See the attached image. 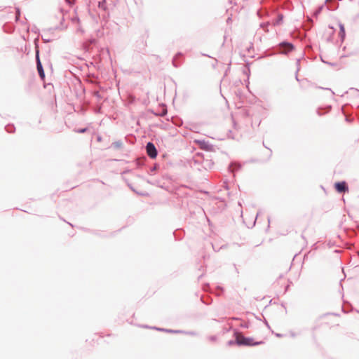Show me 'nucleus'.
Here are the masks:
<instances>
[{
    "mask_svg": "<svg viewBox=\"0 0 359 359\" xmlns=\"http://www.w3.org/2000/svg\"><path fill=\"white\" fill-rule=\"evenodd\" d=\"M235 335L236 343L238 346H255L262 343V341L254 342L252 338L245 337L237 332H235Z\"/></svg>",
    "mask_w": 359,
    "mask_h": 359,
    "instance_id": "nucleus-1",
    "label": "nucleus"
},
{
    "mask_svg": "<svg viewBox=\"0 0 359 359\" xmlns=\"http://www.w3.org/2000/svg\"><path fill=\"white\" fill-rule=\"evenodd\" d=\"M36 68H37L40 77L42 79H43L45 77V73H44L43 68L42 64H41L40 58H39V50L37 47L36 49Z\"/></svg>",
    "mask_w": 359,
    "mask_h": 359,
    "instance_id": "nucleus-2",
    "label": "nucleus"
},
{
    "mask_svg": "<svg viewBox=\"0 0 359 359\" xmlns=\"http://www.w3.org/2000/svg\"><path fill=\"white\" fill-rule=\"evenodd\" d=\"M146 150L147 155L151 158H155L157 156V150L154 144L151 142H148L146 145Z\"/></svg>",
    "mask_w": 359,
    "mask_h": 359,
    "instance_id": "nucleus-3",
    "label": "nucleus"
},
{
    "mask_svg": "<svg viewBox=\"0 0 359 359\" xmlns=\"http://www.w3.org/2000/svg\"><path fill=\"white\" fill-rule=\"evenodd\" d=\"M279 46H280V51L284 54L287 53L288 52L291 51L294 48L293 45L288 42H282L280 43Z\"/></svg>",
    "mask_w": 359,
    "mask_h": 359,
    "instance_id": "nucleus-4",
    "label": "nucleus"
},
{
    "mask_svg": "<svg viewBox=\"0 0 359 359\" xmlns=\"http://www.w3.org/2000/svg\"><path fill=\"white\" fill-rule=\"evenodd\" d=\"M335 188L339 193H343L348 191V186L345 182H339L335 183Z\"/></svg>",
    "mask_w": 359,
    "mask_h": 359,
    "instance_id": "nucleus-5",
    "label": "nucleus"
},
{
    "mask_svg": "<svg viewBox=\"0 0 359 359\" xmlns=\"http://www.w3.org/2000/svg\"><path fill=\"white\" fill-rule=\"evenodd\" d=\"M283 15L282 13H278L277 19L273 22V25L274 26L280 25L283 23Z\"/></svg>",
    "mask_w": 359,
    "mask_h": 359,
    "instance_id": "nucleus-6",
    "label": "nucleus"
},
{
    "mask_svg": "<svg viewBox=\"0 0 359 359\" xmlns=\"http://www.w3.org/2000/svg\"><path fill=\"white\" fill-rule=\"evenodd\" d=\"M339 36L341 40V41H344V38H345V29H344V26L343 24L341 23H339Z\"/></svg>",
    "mask_w": 359,
    "mask_h": 359,
    "instance_id": "nucleus-7",
    "label": "nucleus"
},
{
    "mask_svg": "<svg viewBox=\"0 0 359 359\" xmlns=\"http://www.w3.org/2000/svg\"><path fill=\"white\" fill-rule=\"evenodd\" d=\"M182 54L181 53H178L175 55V56L172 59V65L175 67H178L180 66V62H177V59L179 57L182 56Z\"/></svg>",
    "mask_w": 359,
    "mask_h": 359,
    "instance_id": "nucleus-8",
    "label": "nucleus"
},
{
    "mask_svg": "<svg viewBox=\"0 0 359 359\" xmlns=\"http://www.w3.org/2000/svg\"><path fill=\"white\" fill-rule=\"evenodd\" d=\"M241 168V165L240 164H238L236 163H231L230 165H229V170L231 172H234L236 170H239Z\"/></svg>",
    "mask_w": 359,
    "mask_h": 359,
    "instance_id": "nucleus-9",
    "label": "nucleus"
},
{
    "mask_svg": "<svg viewBox=\"0 0 359 359\" xmlns=\"http://www.w3.org/2000/svg\"><path fill=\"white\" fill-rule=\"evenodd\" d=\"M154 329H156V330H161V331H164V332H170V333L181 332V331H180V330H167V329L157 328V327H154Z\"/></svg>",
    "mask_w": 359,
    "mask_h": 359,
    "instance_id": "nucleus-10",
    "label": "nucleus"
},
{
    "mask_svg": "<svg viewBox=\"0 0 359 359\" xmlns=\"http://www.w3.org/2000/svg\"><path fill=\"white\" fill-rule=\"evenodd\" d=\"M5 129L8 133H11L14 131L15 128L13 125H8L5 127Z\"/></svg>",
    "mask_w": 359,
    "mask_h": 359,
    "instance_id": "nucleus-11",
    "label": "nucleus"
},
{
    "mask_svg": "<svg viewBox=\"0 0 359 359\" xmlns=\"http://www.w3.org/2000/svg\"><path fill=\"white\" fill-rule=\"evenodd\" d=\"M323 8V6L318 7V9L314 13L315 15H318L321 12Z\"/></svg>",
    "mask_w": 359,
    "mask_h": 359,
    "instance_id": "nucleus-12",
    "label": "nucleus"
},
{
    "mask_svg": "<svg viewBox=\"0 0 359 359\" xmlns=\"http://www.w3.org/2000/svg\"><path fill=\"white\" fill-rule=\"evenodd\" d=\"M86 130H87V128H81V129L78 130L77 132L79 133H83L86 132Z\"/></svg>",
    "mask_w": 359,
    "mask_h": 359,
    "instance_id": "nucleus-13",
    "label": "nucleus"
},
{
    "mask_svg": "<svg viewBox=\"0 0 359 359\" xmlns=\"http://www.w3.org/2000/svg\"><path fill=\"white\" fill-rule=\"evenodd\" d=\"M269 25V22H267L262 23V24L260 25V26H261L262 28H264V27H267Z\"/></svg>",
    "mask_w": 359,
    "mask_h": 359,
    "instance_id": "nucleus-14",
    "label": "nucleus"
},
{
    "mask_svg": "<svg viewBox=\"0 0 359 359\" xmlns=\"http://www.w3.org/2000/svg\"><path fill=\"white\" fill-rule=\"evenodd\" d=\"M236 344V340H235V341H232V340H231V341H228V344H229V345H230V346H231V345H233V344Z\"/></svg>",
    "mask_w": 359,
    "mask_h": 359,
    "instance_id": "nucleus-15",
    "label": "nucleus"
},
{
    "mask_svg": "<svg viewBox=\"0 0 359 359\" xmlns=\"http://www.w3.org/2000/svg\"><path fill=\"white\" fill-rule=\"evenodd\" d=\"M241 327H245V328H248V323H245L244 324H242Z\"/></svg>",
    "mask_w": 359,
    "mask_h": 359,
    "instance_id": "nucleus-16",
    "label": "nucleus"
},
{
    "mask_svg": "<svg viewBox=\"0 0 359 359\" xmlns=\"http://www.w3.org/2000/svg\"><path fill=\"white\" fill-rule=\"evenodd\" d=\"M210 339L211 341H215V340L216 339V337H215V336H212V337H210Z\"/></svg>",
    "mask_w": 359,
    "mask_h": 359,
    "instance_id": "nucleus-17",
    "label": "nucleus"
},
{
    "mask_svg": "<svg viewBox=\"0 0 359 359\" xmlns=\"http://www.w3.org/2000/svg\"><path fill=\"white\" fill-rule=\"evenodd\" d=\"M19 15H20V10L18 9L17 10V15H16L17 19L18 18Z\"/></svg>",
    "mask_w": 359,
    "mask_h": 359,
    "instance_id": "nucleus-18",
    "label": "nucleus"
},
{
    "mask_svg": "<svg viewBox=\"0 0 359 359\" xmlns=\"http://www.w3.org/2000/svg\"><path fill=\"white\" fill-rule=\"evenodd\" d=\"M69 4H72L73 2L71 0H67Z\"/></svg>",
    "mask_w": 359,
    "mask_h": 359,
    "instance_id": "nucleus-19",
    "label": "nucleus"
},
{
    "mask_svg": "<svg viewBox=\"0 0 359 359\" xmlns=\"http://www.w3.org/2000/svg\"><path fill=\"white\" fill-rule=\"evenodd\" d=\"M155 170H156V167L154 166V167H153V168L151 169V172H153V171H154Z\"/></svg>",
    "mask_w": 359,
    "mask_h": 359,
    "instance_id": "nucleus-20",
    "label": "nucleus"
},
{
    "mask_svg": "<svg viewBox=\"0 0 359 359\" xmlns=\"http://www.w3.org/2000/svg\"><path fill=\"white\" fill-rule=\"evenodd\" d=\"M44 42H49L50 40H47V39H43Z\"/></svg>",
    "mask_w": 359,
    "mask_h": 359,
    "instance_id": "nucleus-21",
    "label": "nucleus"
},
{
    "mask_svg": "<svg viewBox=\"0 0 359 359\" xmlns=\"http://www.w3.org/2000/svg\"><path fill=\"white\" fill-rule=\"evenodd\" d=\"M78 31H80V32H83V30L81 29H80V28L78 29Z\"/></svg>",
    "mask_w": 359,
    "mask_h": 359,
    "instance_id": "nucleus-22",
    "label": "nucleus"
},
{
    "mask_svg": "<svg viewBox=\"0 0 359 359\" xmlns=\"http://www.w3.org/2000/svg\"><path fill=\"white\" fill-rule=\"evenodd\" d=\"M203 56H207V57H210L209 55H205V54H203Z\"/></svg>",
    "mask_w": 359,
    "mask_h": 359,
    "instance_id": "nucleus-23",
    "label": "nucleus"
},
{
    "mask_svg": "<svg viewBox=\"0 0 359 359\" xmlns=\"http://www.w3.org/2000/svg\"><path fill=\"white\" fill-rule=\"evenodd\" d=\"M277 337H280L281 335L280 334H276Z\"/></svg>",
    "mask_w": 359,
    "mask_h": 359,
    "instance_id": "nucleus-24",
    "label": "nucleus"
},
{
    "mask_svg": "<svg viewBox=\"0 0 359 359\" xmlns=\"http://www.w3.org/2000/svg\"><path fill=\"white\" fill-rule=\"evenodd\" d=\"M329 0H326V2L328 1Z\"/></svg>",
    "mask_w": 359,
    "mask_h": 359,
    "instance_id": "nucleus-25",
    "label": "nucleus"
}]
</instances>
